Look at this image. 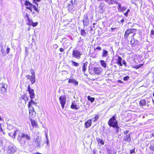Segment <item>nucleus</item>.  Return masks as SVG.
<instances>
[{"instance_id":"44","label":"nucleus","mask_w":154,"mask_h":154,"mask_svg":"<svg viewBox=\"0 0 154 154\" xmlns=\"http://www.w3.org/2000/svg\"><path fill=\"white\" fill-rule=\"evenodd\" d=\"M130 11V10L129 9H127L126 12L124 13V15L126 17H127L128 15V13Z\"/></svg>"},{"instance_id":"19","label":"nucleus","mask_w":154,"mask_h":154,"mask_svg":"<svg viewBox=\"0 0 154 154\" xmlns=\"http://www.w3.org/2000/svg\"><path fill=\"white\" fill-rule=\"evenodd\" d=\"M125 141L128 142H130L131 141V138L130 134L126 135L124 137Z\"/></svg>"},{"instance_id":"29","label":"nucleus","mask_w":154,"mask_h":154,"mask_svg":"<svg viewBox=\"0 0 154 154\" xmlns=\"http://www.w3.org/2000/svg\"><path fill=\"white\" fill-rule=\"evenodd\" d=\"M30 120L32 126L34 127L37 126V124L35 121L32 120V119H30Z\"/></svg>"},{"instance_id":"53","label":"nucleus","mask_w":154,"mask_h":154,"mask_svg":"<svg viewBox=\"0 0 154 154\" xmlns=\"http://www.w3.org/2000/svg\"><path fill=\"white\" fill-rule=\"evenodd\" d=\"M10 49L8 47L7 48V50H6V53L7 54H8L10 52Z\"/></svg>"},{"instance_id":"38","label":"nucleus","mask_w":154,"mask_h":154,"mask_svg":"<svg viewBox=\"0 0 154 154\" xmlns=\"http://www.w3.org/2000/svg\"><path fill=\"white\" fill-rule=\"evenodd\" d=\"M70 2H71V4L73 6L75 7L77 5V3L76 2H75V0H74V2H73L72 0H71Z\"/></svg>"},{"instance_id":"45","label":"nucleus","mask_w":154,"mask_h":154,"mask_svg":"<svg viewBox=\"0 0 154 154\" xmlns=\"http://www.w3.org/2000/svg\"><path fill=\"white\" fill-rule=\"evenodd\" d=\"M126 9V8L125 7H122L120 10L119 11V12H123L125 11Z\"/></svg>"},{"instance_id":"21","label":"nucleus","mask_w":154,"mask_h":154,"mask_svg":"<svg viewBox=\"0 0 154 154\" xmlns=\"http://www.w3.org/2000/svg\"><path fill=\"white\" fill-rule=\"evenodd\" d=\"M88 63L87 62H86L83 63V65L82 66V71L84 73L86 70L87 66V64Z\"/></svg>"},{"instance_id":"27","label":"nucleus","mask_w":154,"mask_h":154,"mask_svg":"<svg viewBox=\"0 0 154 154\" xmlns=\"http://www.w3.org/2000/svg\"><path fill=\"white\" fill-rule=\"evenodd\" d=\"M149 148L151 150L154 151V141L150 143Z\"/></svg>"},{"instance_id":"1","label":"nucleus","mask_w":154,"mask_h":154,"mask_svg":"<svg viewBox=\"0 0 154 154\" xmlns=\"http://www.w3.org/2000/svg\"><path fill=\"white\" fill-rule=\"evenodd\" d=\"M33 104L36 106V103L34 102L32 100H31L29 102L28 105L30 116L29 118L30 119L33 118L36 115L35 112L34 110L33 107L32 106V105Z\"/></svg>"},{"instance_id":"14","label":"nucleus","mask_w":154,"mask_h":154,"mask_svg":"<svg viewBox=\"0 0 154 154\" xmlns=\"http://www.w3.org/2000/svg\"><path fill=\"white\" fill-rule=\"evenodd\" d=\"M116 60H117V64L120 66H122V58L119 56H116L115 57Z\"/></svg>"},{"instance_id":"34","label":"nucleus","mask_w":154,"mask_h":154,"mask_svg":"<svg viewBox=\"0 0 154 154\" xmlns=\"http://www.w3.org/2000/svg\"><path fill=\"white\" fill-rule=\"evenodd\" d=\"M7 129L9 131L12 130L14 128V126L11 124H8L7 125Z\"/></svg>"},{"instance_id":"32","label":"nucleus","mask_w":154,"mask_h":154,"mask_svg":"<svg viewBox=\"0 0 154 154\" xmlns=\"http://www.w3.org/2000/svg\"><path fill=\"white\" fill-rule=\"evenodd\" d=\"M80 33L81 35L83 36H85L86 35L85 31L84 29H81L80 30Z\"/></svg>"},{"instance_id":"25","label":"nucleus","mask_w":154,"mask_h":154,"mask_svg":"<svg viewBox=\"0 0 154 154\" xmlns=\"http://www.w3.org/2000/svg\"><path fill=\"white\" fill-rule=\"evenodd\" d=\"M116 152V150L114 149H112L109 150L108 153L109 154H115Z\"/></svg>"},{"instance_id":"62","label":"nucleus","mask_w":154,"mask_h":154,"mask_svg":"<svg viewBox=\"0 0 154 154\" xmlns=\"http://www.w3.org/2000/svg\"><path fill=\"white\" fill-rule=\"evenodd\" d=\"M151 33L152 34H154V31L153 30H152L151 31Z\"/></svg>"},{"instance_id":"55","label":"nucleus","mask_w":154,"mask_h":154,"mask_svg":"<svg viewBox=\"0 0 154 154\" xmlns=\"http://www.w3.org/2000/svg\"><path fill=\"white\" fill-rule=\"evenodd\" d=\"M128 132L129 131H128L126 130L124 131V133L126 135H127V134L128 133Z\"/></svg>"},{"instance_id":"33","label":"nucleus","mask_w":154,"mask_h":154,"mask_svg":"<svg viewBox=\"0 0 154 154\" xmlns=\"http://www.w3.org/2000/svg\"><path fill=\"white\" fill-rule=\"evenodd\" d=\"M87 98L88 100L90 101L91 103L93 102L95 100L94 98L91 97L89 96H88Z\"/></svg>"},{"instance_id":"37","label":"nucleus","mask_w":154,"mask_h":154,"mask_svg":"<svg viewBox=\"0 0 154 154\" xmlns=\"http://www.w3.org/2000/svg\"><path fill=\"white\" fill-rule=\"evenodd\" d=\"M0 132L2 133L4 135H5V133L2 128L1 123H0Z\"/></svg>"},{"instance_id":"43","label":"nucleus","mask_w":154,"mask_h":154,"mask_svg":"<svg viewBox=\"0 0 154 154\" xmlns=\"http://www.w3.org/2000/svg\"><path fill=\"white\" fill-rule=\"evenodd\" d=\"M41 0H33V3H35L37 5V7H38V4L37 3V2H40Z\"/></svg>"},{"instance_id":"12","label":"nucleus","mask_w":154,"mask_h":154,"mask_svg":"<svg viewBox=\"0 0 154 154\" xmlns=\"http://www.w3.org/2000/svg\"><path fill=\"white\" fill-rule=\"evenodd\" d=\"M68 82L69 83L74 84L75 86H77L78 84V82L72 77H71L70 78L68 79Z\"/></svg>"},{"instance_id":"20","label":"nucleus","mask_w":154,"mask_h":154,"mask_svg":"<svg viewBox=\"0 0 154 154\" xmlns=\"http://www.w3.org/2000/svg\"><path fill=\"white\" fill-rule=\"evenodd\" d=\"M127 30L131 34L133 33V34H132V35H131L132 37H134V35L135 34V32H136V30H137L136 29H130Z\"/></svg>"},{"instance_id":"15","label":"nucleus","mask_w":154,"mask_h":154,"mask_svg":"<svg viewBox=\"0 0 154 154\" xmlns=\"http://www.w3.org/2000/svg\"><path fill=\"white\" fill-rule=\"evenodd\" d=\"M7 85L4 84L2 85L1 89V93L4 94H5L7 92Z\"/></svg>"},{"instance_id":"39","label":"nucleus","mask_w":154,"mask_h":154,"mask_svg":"<svg viewBox=\"0 0 154 154\" xmlns=\"http://www.w3.org/2000/svg\"><path fill=\"white\" fill-rule=\"evenodd\" d=\"M74 7L71 4H69L68 6V9L70 10L73 9Z\"/></svg>"},{"instance_id":"64","label":"nucleus","mask_w":154,"mask_h":154,"mask_svg":"<svg viewBox=\"0 0 154 154\" xmlns=\"http://www.w3.org/2000/svg\"><path fill=\"white\" fill-rule=\"evenodd\" d=\"M152 135L153 137H154V131L152 132Z\"/></svg>"},{"instance_id":"48","label":"nucleus","mask_w":154,"mask_h":154,"mask_svg":"<svg viewBox=\"0 0 154 154\" xmlns=\"http://www.w3.org/2000/svg\"><path fill=\"white\" fill-rule=\"evenodd\" d=\"M1 51L2 54V55L3 56H5V50L4 49H3V48H2L1 49Z\"/></svg>"},{"instance_id":"36","label":"nucleus","mask_w":154,"mask_h":154,"mask_svg":"<svg viewBox=\"0 0 154 154\" xmlns=\"http://www.w3.org/2000/svg\"><path fill=\"white\" fill-rule=\"evenodd\" d=\"M113 128H115V130L116 131V133L118 134V131H119V128L118 126V124L117 125H116L115 126L113 127Z\"/></svg>"},{"instance_id":"2","label":"nucleus","mask_w":154,"mask_h":154,"mask_svg":"<svg viewBox=\"0 0 154 154\" xmlns=\"http://www.w3.org/2000/svg\"><path fill=\"white\" fill-rule=\"evenodd\" d=\"M24 137H26V139L27 140H30V137L29 135L23 133H21L19 135L17 139L19 143L22 145L25 143L26 140L24 139Z\"/></svg>"},{"instance_id":"3","label":"nucleus","mask_w":154,"mask_h":154,"mask_svg":"<svg viewBox=\"0 0 154 154\" xmlns=\"http://www.w3.org/2000/svg\"><path fill=\"white\" fill-rule=\"evenodd\" d=\"M6 149L7 154H13L16 152L17 148L14 145L11 144L7 146Z\"/></svg>"},{"instance_id":"47","label":"nucleus","mask_w":154,"mask_h":154,"mask_svg":"<svg viewBox=\"0 0 154 154\" xmlns=\"http://www.w3.org/2000/svg\"><path fill=\"white\" fill-rule=\"evenodd\" d=\"M31 72L32 74V75H35V72L33 69H32L31 70Z\"/></svg>"},{"instance_id":"13","label":"nucleus","mask_w":154,"mask_h":154,"mask_svg":"<svg viewBox=\"0 0 154 154\" xmlns=\"http://www.w3.org/2000/svg\"><path fill=\"white\" fill-rule=\"evenodd\" d=\"M139 41L137 40H135L134 38H132L130 41L131 44L133 47L138 45L139 43Z\"/></svg>"},{"instance_id":"22","label":"nucleus","mask_w":154,"mask_h":154,"mask_svg":"<svg viewBox=\"0 0 154 154\" xmlns=\"http://www.w3.org/2000/svg\"><path fill=\"white\" fill-rule=\"evenodd\" d=\"M131 33L128 31V30H127L125 32L124 37L125 39H127L130 36Z\"/></svg>"},{"instance_id":"5","label":"nucleus","mask_w":154,"mask_h":154,"mask_svg":"<svg viewBox=\"0 0 154 154\" xmlns=\"http://www.w3.org/2000/svg\"><path fill=\"white\" fill-rule=\"evenodd\" d=\"M33 142L36 145V147L40 148L42 146L41 145L42 143L41 137L40 136H37L36 138L34 139Z\"/></svg>"},{"instance_id":"58","label":"nucleus","mask_w":154,"mask_h":154,"mask_svg":"<svg viewBox=\"0 0 154 154\" xmlns=\"http://www.w3.org/2000/svg\"><path fill=\"white\" fill-rule=\"evenodd\" d=\"M122 61L123 64H124V65H125V66H126V62L124 60H123Z\"/></svg>"},{"instance_id":"63","label":"nucleus","mask_w":154,"mask_h":154,"mask_svg":"<svg viewBox=\"0 0 154 154\" xmlns=\"http://www.w3.org/2000/svg\"><path fill=\"white\" fill-rule=\"evenodd\" d=\"M45 136H46V139H48V135L47 134H46V133L45 134Z\"/></svg>"},{"instance_id":"11","label":"nucleus","mask_w":154,"mask_h":154,"mask_svg":"<svg viewBox=\"0 0 154 154\" xmlns=\"http://www.w3.org/2000/svg\"><path fill=\"white\" fill-rule=\"evenodd\" d=\"M25 5H29L30 6H32V7L34 8V10L37 12H39V10L36 7L35 5H33L32 4L30 3L29 1L26 0L25 2Z\"/></svg>"},{"instance_id":"51","label":"nucleus","mask_w":154,"mask_h":154,"mask_svg":"<svg viewBox=\"0 0 154 154\" xmlns=\"http://www.w3.org/2000/svg\"><path fill=\"white\" fill-rule=\"evenodd\" d=\"M28 22L29 23V24L31 25L33 23V22L32 20L31 19H30V20H29L28 21Z\"/></svg>"},{"instance_id":"54","label":"nucleus","mask_w":154,"mask_h":154,"mask_svg":"<svg viewBox=\"0 0 154 154\" xmlns=\"http://www.w3.org/2000/svg\"><path fill=\"white\" fill-rule=\"evenodd\" d=\"M97 49L99 51L101 50V48L100 47L98 46L95 49V50Z\"/></svg>"},{"instance_id":"26","label":"nucleus","mask_w":154,"mask_h":154,"mask_svg":"<svg viewBox=\"0 0 154 154\" xmlns=\"http://www.w3.org/2000/svg\"><path fill=\"white\" fill-rule=\"evenodd\" d=\"M102 54V56L103 57H105L108 55V51L105 50H103Z\"/></svg>"},{"instance_id":"4","label":"nucleus","mask_w":154,"mask_h":154,"mask_svg":"<svg viewBox=\"0 0 154 154\" xmlns=\"http://www.w3.org/2000/svg\"><path fill=\"white\" fill-rule=\"evenodd\" d=\"M116 115L111 118L108 122V124L110 127H113L118 124V121L116 119Z\"/></svg>"},{"instance_id":"40","label":"nucleus","mask_w":154,"mask_h":154,"mask_svg":"<svg viewBox=\"0 0 154 154\" xmlns=\"http://www.w3.org/2000/svg\"><path fill=\"white\" fill-rule=\"evenodd\" d=\"M27 7H26V8L29 10L31 12L32 11V6H30L29 5H26Z\"/></svg>"},{"instance_id":"8","label":"nucleus","mask_w":154,"mask_h":154,"mask_svg":"<svg viewBox=\"0 0 154 154\" xmlns=\"http://www.w3.org/2000/svg\"><path fill=\"white\" fill-rule=\"evenodd\" d=\"M27 90L29 94L31 100H32V99L35 97V94L34 92V90L31 88L29 85L28 86Z\"/></svg>"},{"instance_id":"35","label":"nucleus","mask_w":154,"mask_h":154,"mask_svg":"<svg viewBox=\"0 0 154 154\" xmlns=\"http://www.w3.org/2000/svg\"><path fill=\"white\" fill-rule=\"evenodd\" d=\"M71 62L72 63V65L73 66L77 67L79 65V63L73 61L71 60Z\"/></svg>"},{"instance_id":"50","label":"nucleus","mask_w":154,"mask_h":154,"mask_svg":"<svg viewBox=\"0 0 154 154\" xmlns=\"http://www.w3.org/2000/svg\"><path fill=\"white\" fill-rule=\"evenodd\" d=\"M38 24V23L37 22H35V23L33 22V23L31 25L33 27H35L37 26Z\"/></svg>"},{"instance_id":"31","label":"nucleus","mask_w":154,"mask_h":154,"mask_svg":"<svg viewBox=\"0 0 154 154\" xmlns=\"http://www.w3.org/2000/svg\"><path fill=\"white\" fill-rule=\"evenodd\" d=\"M96 140L97 142L99 143H100L102 145H103L104 144V142L102 139H100V138H97Z\"/></svg>"},{"instance_id":"56","label":"nucleus","mask_w":154,"mask_h":154,"mask_svg":"<svg viewBox=\"0 0 154 154\" xmlns=\"http://www.w3.org/2000/svg\"><path fill=\"white\" fill-rule=\"evenodd\" d=\"M125 21V20L124 19H122L120 21V22L121 23H122V24H123V23Z\"/></svg>"},{"instance_id":"49","label":"nucleus","mask_w":154,"mask_h":154,"mask_svg":"<svg viewBox=\"0 0 154 154\" xmlns=\"http://www.w3.org/2000/svg\"><path fill=\"white\" fill-rule=\"evenodd\" d=\"M118 7L117 8L119 10V11L121 9L122 7H121V4L120 3H119V4H118Z\"/></svg>"},{"instance_id":"46","label":"nucleus","mask_w":154,"mask_h":154,"mask_svg":"<svg viewBox=\"0 0 154 154\" xmlns=\"http://www.w3.org/2000/svg\"><path fill=\"white\" fill-rule=\"evenodd\" d=\"M130 77L128 76H126L124 77L123 78V80L125 81H127L128 80Z\"/></svg>"},{"instance_id":"52","label":"nucleus","mask_w":154,"mask_h":154,"mask_svg":"<svg viewBox=\"0 0 154 154\" xmlns=\"http://www.w3.org/2000/svg\"><path fill=\"white\" fill-rule=\"evenodd\" d=\"M135 148H134L133 149L131 150L130 153L131 154H132V153H135Z\"/></svg>"},{"instance_id":"6","label":"nucleus","mask_w":154,"mask_h":154,"mask_svg":"<svg viewBox=\"0 0 154 154\" xmlns=\"http://www.w3.org/2000/svg\"><path fill=\"white\" fill-rule=\"evenodd\" d=\"M89 19L87 14H85L83 16V19L82 20L83 25L84 26H88L89 23Z\"/></svg>"},{"instance_id":"28","label":"nucleus","mask_w":154,"mask_h":154,"mask_svg":"<svg viewBox=\"0 0 154 154\" xmlns=\"http://www.w3.org/2000/svg\"><path fill=\"white\" fill-rule=\"evenodd\" d=\"M101 66L104 68H106V64L105 61L103 60H100V61Z\"/></svg>"},{"instance_id":"18","label":"nucleus","mask_w":154,"mask_h":154,"mask_svg":"<svg viewBox=\"0 0 154 154\" xmlns=\"http://www.w3.org/2000/svg\"><path fill=\"white\" fill-rule=\"evenodd\" d=\"M92 124V122L91 120H88L85 123V126L86 128H87L90 126Z\"/></svg>"},{"instance_id":"17","label":"nucleus","mask_w":154,"mask_h":154,"mask_svg":"<svg viewBox=\"0 0 154 154\" xmlns=\"http://www.w3.org/2000/svg\"><path fill=\"white\" fill-rule=\"evenodd\" d=\"M19 132V131L17 130L14 131V132L13 133L12 132L8 133V134L9 136L10 137L13 138H15V137L17 133H18Z\"/></svg>"},{"instance_id":"60","label":"nucleus","mask_w":154,"mask_h":154,"mask_svg":"<svg viewBox=\"0 0 154 154\" xmlns=\"http://www.w3.org/2000/svg\"><path fill=\"white\" fill-rule=\"evenodd\" d=\"M118 82L119 83H123V82H122L121 80H118Z\"/></svg>"},{"instance_id":"57","label":"nucleus","mask_w":154,"mask_h":154,"mask_svg":"<svg viewBox=\"0 0 154 154\" xmlns=\"http://www.w3.org/2000/svg\"><path fill=\"white\" fill-rule=\"evenodd\" d=\"M113 0H111L109 2V4H112L113 2Z\"/></svg>"},{"instance_id":"61","label":"nucleus","mask_w":154,"mask_h":154,"mask_svg":"<svg viewBox=\"0 0 154 154\" xmlns=\"http://www.w3.org/2000/svg\"><path fill=\"white\" fill-rule=\"evenodd\" d=\"M113 2H114L115 3V4H119V3L117 2L116 1H115L114 0H113Z\"/></svg>"},{"instance_id":"16","label":"nucleus","mask_w":154,"mask_h":154,"mask_svg":"<svg viewBox=\"0 0 154 154\" xmlns=\"http://www.w3.org/2000/svg\"><path fill=\"white\" fill-rule=\"evenodd\" d=\"M93 71L95 74L99 75L102 72V68L100 67H94L93 69Z\"/></svg>"},{"instance_id":"9","label":"nucleus","mask_w":154,"mask_h":154,"mask_svg":"<svg viewBox=\"0 0 154 154\" xmlns=\"http://www.w3.org/2000/svg\"><path fill=\"white\" fill-rule=\"evenodd\" d=\"M59 100H60L62 108L63 109L66 101V98L65 96L63 95L60 96L59 97Z\"/></svg>"},{"instance_id":"59","label":"nucleus","mask_w":154,"mask_h":154,"mask_svg":"<svg viewBox=\"0 0 154 154\" xmlns=\"http://www.w3.org/2000/svg\"><path fill=\"white\" fill-rule=\"evenodd\" d=\"M60 51L61 52H63L64 51V49L62 48H61L60 49Z\"/></svg>"},{"instance_id":"24","label":"nucleus","mask_w":154,"mask_h":154,"mask_svg":"<svg viewBox=\"0 0 154 154\" xmlns=\"http://www.w3.org/2000/svg\"><path fill=\"white\" fill-rule=\"evenodd\" d=\"M146 101L144 100H141L139 102V104L140 106H143L145 105Z\"/></svg>"},{"instance_id":"30","label":"nucleus","mask_w":154,"mask_h":154,"mask_svg":"<svg viewBox=\"0 0 154 154\" xmlns=\"http://www.w3.org/2000/svg\"><path fill=\"white\" fill-rule=\"evenodd\" d=\"M99 115L97 114L94 117L92 118L91 119V121H93L94 122H95L98 119H99Z\"/></svg>"},{"instance_id":"41","label":"nucleus","mask_w":154,"mask_h":154,"mask_svg":"<svg viewBox=\"0 0 154 154\" xmlns=\"http://www.w3.org/2000/svg\"><path fill=\"white\" fill-rule=\"evenodd\" d=\"M143 65V64H140L139 65H136L135 66H134V68H135L136 69H137L141 67Z\"/></svg>"},{"instance_id":"7","label":"nucleus","mask_w":154,"mask_h":154,"mask_svg":"<svg viewBox=\"0 0 154 154\" xmlns=\"http://www.w3.org/2000/svg\"><path fill=\"white\" fill-rule=\"evenodd\" d=\"M82 55L81 52L78 50H73L72 53L73 57L78 59H79L81 58Z\"/></svg>"},{"instance_id":"23","label":"nucleus","mask_w":154,"mask_h":154,"mask_svg":"<svg viewBox=\"0 0 154 154\" xmlns=\"http://www.w3.org/2000/svg\"><path fill=\"white\" fill-rule=\"evenodd\" d=\"M35 75H32L30 78V81L32 84H33L35 82Z\"/></svg>"},{"instance_id":"42","label":"nucleus","mask_w":154,"mask_h":154,"mask_svg":"<svg viewBox=\"0 0 154 154\" xmlns=\"http://www.w3.org/2000/svg\"><path fill=\"white\" fill-rule=\"evenodd\" d=\"M26 95L24 94L23 95L21 96V98L22 100H25V103H26V100L25 98L26 97Z\"/></svg>"},{"instance_id":"10","label":"nucleus","mask_w":154,"mask_h":154,"mask_svg":"<svg viewBox=\"0 0 154 154\" xmlns=\"http://www.w3.org/2000/svg\"><path fill=\"white\" fill-rule=\"evenodd\" d=\"M71 108L74 109L76 110H78L79 108V106L77 105V101H74L72 103L71 105Z\"/></svg>"}]
</instances>
